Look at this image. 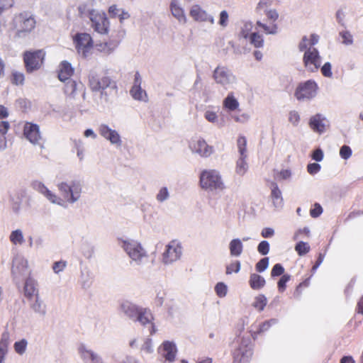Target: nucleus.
<instances>
[{"mask_svg":"<svg viewBox=\"0 0 363 363\" xmlns=\"http://www.w3.org/2000/svg\"><path fill=\"white\" fill-rule=\"evenodd\" d=\"M229 21V15L227 11L223 10L219 14L218 24L223 27H227Z\"/></svg>","mask_w":363,"mask_h":363,"instance_id":"46","label":"nucleus"},{"mask_svg":"<svg viewBox=\"0 0 363 363\" xmlns=\"http://www.w3.org/2000/svg\"><path fill=\"white\" fill-rule=\"evenodd\" d=\"M271 320H266L258 325L257 330L253 333V338H257V335H262L269 331L271 328Z\"/></svg>","mask_w":363,"mask_h":363,"instance_id":"37","label":"nucleus"},{"mask_svg":"<svg viewBox=\"0 0 363 363\" xmlns=\"http://www.w3.org/2000/svg\"><path fill=\"white\" fill-rule=\"evenodd\" d=\"M44 54L41 50L33 52H26L24 54V62L28 72L38 69L43 60Z\"/></svg>","mask_w":363,"mask_h":363,"instance_id":"13","label":"nucleus"},{"mask_svg":"<svg viewBox=\"0 0 363 363\" xmlns=\"http://www.w3.org/2000/svg\"><path fill=\"white\" fill-rule=\"evenodd\" d=\"M79 353L84 363H104L99 354L84 346L80 347Z\"/></svg>","mask_w":363,"mask_h":363,"instance_id":"19","label":"nucleus"},{"mask_svg":"<svg viewBox=\"0 0 363 363\" xmlns=\"http://www.w3.org/2000/svg\"><path fill=\"white\" fill-rule=\"evenodd\" d=\"M331 69V64L330 62H325L320 69L322 74L325 77H332L333 72Z\"/></svg>","mask_w":363,"mask_h":363,"instance_id":"54","label":"nucleus"},{"mask_svg":"<svg viewBox=\"0 0 363 363\" xmlns=\"http://www.w3.org/2000/svg\"><path fill=\"white\" fill-rule=\"evenodd\" d=\"M34 189L37 190L38 192H40L41 194L44 195L45 191L48 189L44 184L36 182L33 184Z\"/></svg>","mask_w":363,"mask_h":363,"instance_id":"64","label":"nucleus"},{"mask_svg":"<svg viewBox=\"0 0 363 363\" xmlns=\"http://www.w3.org/2000/svg\"><path fill=\"white\" fill-rule=\"evenodd\" d=\"M289 121L293 125H296L300 121V116L297 111H293L289 113Z\"/></svg>","mask_w":363,"mask_h":363,"instance_id":"59","label":"nucleus"},{"mask_svg":"<svg viewBox=\"0 0 363 363\" xmlns=\"http://www.w3.org/2000/svg\"><path fill=\"white\" fill-rule=\"evenodd\" d=\"M90 19L95 31L101 34L108 33L109 21L104 13H91Z\"/></svg>","mask_w":363,"mask_h":363,"instance_id":"17","label":"nucleus"},{"mask_svg":"<svg viewBox=\"0 0 363 363\" xmlns=\"http://www.w3.org/2000/svg\"><path fill=\"white\" fill-rule=\"evenodd\" d=\"M172 15L182 24L186 23V17L178 0H172L169 4Z\"/></svg>","mask_w":363,"mask_h":363,"instance_id":"22","label":"nucleus"},{"mask_svg":"<svg viewBox=\"0 0 363 363\" xmlns=\"http://www.w3.org/2000/svg\"><path fill=\"white\" fill-rule=\"evenodd\" d=\"M48 201H50L52 203L57 204L59 206H62L64 201V199H61L58 196H57L55 193L52 192L49 189L45 191L43 195Z\"/></svg>","mask_w":363,"mask_h":363,"instance_id":"39","label":"nucleus"},{"mask_svg":"<svg viewBox=\"0 0 363 363\" xmlns=\"http://www.w3.org/2000/svg\"><path fill=\"white\" fill-rule=\"evenodd\" d=\"M325 118L318 113L311 117L309 126L314 132L323 133L325 131Z\"/></svg>","mask_w":363,"mask_h":363,"instance_id":"21","label":"nucleus"},{"mask_svg":"<svg viewBox=\"0 0 363 363\" xmlns=\"http://www.w3.org/2000/svg\"><path fill=\"white\" fill-rule=\"evenodd\" d=\"M24 295L30 301L33 298L39 296V289L38 288V282L34 279L28 277L26 279L24 284Z\"/></svg>","mask_w":363,"mask_h":363,"instance_id":"20","label":"nucleus"},{"mask_svg":"<svg viewBox=\"0 0 363 363\" xmlns=\"http://www.w3.org/2000/svg\"><path fill=\"white\" fill-rule=\"evenodd\" d=\"M24 135L31 143L38 145L40 147H43V139L39 127L37 125L30 123H26L24 126Z\"/></svg>","mask_w":363,"mask_h":363,"instance_id":"18","label":"nucleus"},{"mask_svg":"<svg viewBox=\"0 0 363 363\" xmlns=\"http://www.w3.org/2000/svg\"><path fill=\"white\" fill-rule=\"evenodd\" d=\"M30 308L40 317L45 316L47 313V306L40 296L34 298L33 301H30Z\"/></svg>","mask_w":363,"mask_h":363,"instance_id":"24","label":"nucleus"},{"mask_svg":"<svg viewBox=\"0 0 363 363\" xmlns=\"http://www.w3.org/2000/svg\"><path fill=\"white\" fill-rule=\"evenodd\" d=\"M249 282L253 289H258L264 285L265 280L259 274H252Z\"/></svg>","mask_w":363,"mask_h":363,"instance_id":"31","label":"nucleus"},{"mask_svg":"<svg viewBox=\"0 0 363 363\" xmlns=\"http://www.w3.org/2000/svg\"><path fill=\"white\" fill-rule=\"evenodd\" d=\"M182 254V248L177 241H172L165 247L162 254V262L164 264H171L179 259Z\"/></svg>","mask_w":363,"mask_h":363,"instance_id":"9","label":"nucleus"},{"mask_svg":"<svg viewBox=\"0 0 363 363\" xmlns=\"http://www.w3.org/2000/svg\"><path fill=\"white\" fill-rule=\"evenodd\" d=\"M308 38L303 36L301 41L298 44V49L300 51H306L309 47Z\"/></svg>","mask_w":363,"mask_h":363,"instance_id":"62","label":"nucleus"},{"mask_svg":"<svg viewBox=\"0 0 363 363\" xmlns=\"http://www.w3.org/2000/svg\"><path fill=\"white\" fill-rule=\"evenodd\" d=\"M57 187L64 200L68 203L73 204L78 201L81 197L83 184L79 179H73L69 183L65 182H59Z\"/></svg>","mask_w":363,"mask_h":363,"instance_id":"4","label":"nucleus"},{"mask_svg":"<svg viewBox=\"0 0 363 363\" xmlns=\"http://www.w3.org/2000/svg\"><path fill=\"white\" fill-rule=\"evenodd\" d=\"M320 169V165L318 163H311L307 166V171L310 174H315Z\"/></svg>","mask_w":363,"mask_h":363,"instance_id":"60","label":"nucleus"},{"mask_svg":"<svg viewBox=\"0 0 363 363\" xmlns=\"http://www.w3.org/2000/svg\"><path fill=\"white\" fill-rule=\"evenodd\" d=\"M270 6L271 0H261L257 6L259 11H263L269 19L272 18V10L269 8Z\"/></svg>","mask_w":363,"mask_h":363,"instance_id":"35","label":"nucleus"},{"mask_svg":"<svg viewBox=\"0 0 363 363\" xmlns=\"http://www.w3.org/2000/svg\"><path fill=\"white\" fill-rule=\"evenodd\" d=\"M9 240L13 245H22L25 241L22 230L20 229L13 230L9 235Z\"/></svg>","mask_w":363,"mask_h":363,"instance_id":"32","label":"nucleus"},{"mask_svg":"<svg viewBox=\"0 0 363 363\" xmlns=\"http://www.w3.org/2000/svg\"><path fill=\"white\" fill-rule=\"evenodd\" d=\"M28 344V340L23 338L13 344V349L18 354L23 355L27 350Z\"/></svg>","mask_w":363,"mask_h":363,"instance_id":"36","label":"nucleus"},{"mask_svg":"<svg viewBox=\"0 0 363 363\" xmlns=\"http://www.w3.org/2000/svg\"><path fill=\"white\" fill-rule=\"evenodd\" d=\"M223 106L228 111H233L238 108L239 103L235 98L233 93H230L223 101Z\"/></svg>","mask_w":363,"mask_h":363,"instance_id":"29","label":"nucleus"},{"mask_svg":"<svg viewBox=\"0 0 363 363\" xmlns=\"http://www.w3.org/2000/svg\"><path fill=\"white\" fill-rule=\"evenodd\" d=\"M317 90L316 82L313 80H308L298 84L294 94L298 100L311 99L316 95Z\"/></svg>","mask_w":363,"mask_h":363,"instance_id":"10","label":"nucleus"},{"mask_svg":"<svg viewBox=\"0 0 363 363\" xmlns=\"http://www.w3.org/2000/svg\"><path fill=\"white\" fill-rule=\"evenodd\" d=\"M247 157H240L236 163V173L240 176L244 175L248 169V164L246 162Z\"/></svg>","mask_w":363,"mask_h":363,"instance_id":"34","label":"nucleus"},{"mask_svg":"<svg viewBox=\"0 0 363 363\" xmlns=\"http://www.w3.org/2000/svg\"><path fill=\"white\" fill-rule=\"evenodd\" d=\"M76 48L79 54L86 57L93 47V40L88 33H78L74 38Z\"/></svg>","mask_w":363,"mask_h":363,"instance_id":"12","label":"nucleus"},{"mask_svg":"<svg viewBox=\"0 0 363 363\" xmlns=\"http://www.w3.org/2000/svg\"><path fill=\"white\" fill-rule=\"evenodd\" d=\"M322 212L323 208L321 206L319 203H315L310 211V215L312 218H317L322 213Z\"/></svg>","mask_w":363,"mask_h":363,"instance_id":"56","label":"nucleus"},{"mask_svg":"<svg viewBox=\"0 0 363 363\" xmlns=\"http://www.w3.org/2000/svg\"><path fill=\"white\" fill-rule=\"evenodd\" d=\"M213 77L217 84L225 89L233 88L237 83L236 77L230 69L224 66H218L213 72Z\"/></svg>","mask_w":363,"mask_h":363,"instance_id":"6","label":"nucleus"},{"mask_svg":"<svg viewBox=\"0 0 363 363\" xmlns=\"http://www.w3.org/2000/svg\"><path fill=\"white\" fill-rule=\"evenodd\" d=\"M64 91L66 99L70 103L77 102L82 97L85 99V91L82 84H77L75 81L68 80L65 85Z\"/></svg>","mask_w":363,"mask_h":363,"instance_id":"8","label":"nucleus"},{"mask_svg":"<svg viewBox=\"0 0 363 363\" xmlns=\"http://www.w3.org/2000/svg\"><path fill=\"white\" fill-rule=\"evenodd\" d=\"M10 342V334L8 330H5L0 339V349L8 352Z\"/></svg>","mask_w":363,"mask_h":363,"instance_id":"41","label":"nucleus"},{"mask_svg":"<svg viewBox=\"0 0 363 363\" xmlns=\"http://www.w3.org/2000/svg\"><path fill=\"white\" fill-rule=\"evenodd\" d=\"M74 69L71 64L67 61H63L59 66L58 78L61 82H67L71 80L69 77L72 75Z\"/></svg>","mask_w":363,"mask_h":363,"instance_id":"25","label":"nucleus"},{"mask_svg":"<svg viewBox=\"0 0 363 363\" xmlns=\"http://www.w3.org/2000/svg\"><path fill=\"white\" fill-rule=\"evenodd\" d=\"M169 197V191L167 187H162L160 189L157 195V200L160 202H163L168 199Z\"/></svg>","mask_w":363,"mask_h":363,"instance_id":"50","label":"nucleus"},{"mask_svg":"<svg viewBox=\"0 0 363 363\" xmlns=\"http://www.w3.org/2000/svg\"><path fill=\"white\" fill-rule=\"evenodd\" d=\"M130 93L132 96L136 99L140 101H145L147 98L146 92L141 89V86L139 84L133 85L130 90Z\"/></svg>","mask_w":363,"mask_h":363,"instance_id":"33","label":"nucleus"},{"mask_svg":"<svg viewBox=\"0 0 363 363\" xmlns=\"http://www.w3.org/2000/svg\"><path fill=\"white\" fill-rule=\"evenodd\" d=\"M230 255L233 256L238 257L241 255L242 251V244L240 239H233L229 244Z\"/></svg>","mask_w":363,"mask_h":363,"instance_id":"30","label":"nucleus"},{"mask_svg":"<svg viewBox=\"0 0 363 363\" xmlns=\"http://www.w3.org/2000/svg\"><path fill=\"white\" fill-rule=\"evenodd\" d=\"M200 185L203 189L214 193L225 189L221 175L216 169L202 171L200 175Z\"/></svg>","mask_w":363,"mask_h":363,"instance_id":"3","label":"nucleus"},{"mask_svg":"<svg viewBox=\"0 0 363 363\" xmlns=\"http://www.w3.org/2000/svg\"><path fill=\"white\" fill-rule=\"evenodd\" d=\"M140 309V308L129 301H124L120 306V311L132 320H135V318Z\"/></svg>","mask_w":363,"mask_h":363,"instance_id":"23","label":"nucleus"},{"mask_svg":"<svg viewBox=\"0 0 363 363\" xmlns=\"http://www.w3.org/2000/svg\"><path fill=\"white\" fill-rule=\"evenodd\" d=\"M247 140L244 136H239L237 140V147L238 150V152L240 154V157H247Z\"/></svg>","mask_w":363,"mask_h":363,"instance_id":"38","label":"nucleus"},{"mask_svg":"<svg viewBox=\"0 0 363 363\" xmlns=\"http://www.w3.org/2000/svg\"><path fill=\"white\" fill-rule=\"evenodd\" d=\"M252 28V24L251 22H246L243 27L242 28V30L240 32V35L244 38H247L249 36L250 37V31Z\"/></svg>","mask_w":363,"mask_h":363,"instance_id":"52","label":"nucleus"},{"mask_svg":"<svg viewBox=\"0 0 363 363\" xmlns=\"http://www.w3.org/2000/svg\"><path fill=\"white\" fill-rule=\"evenodd\" d=\"M253 354V345L250 339H242L233 352V363H249Z\"/></svg>","mask_w":363,"mask_h":363,"instance_id":"7","label":"nucleus"},{"mask_svg":"<svg viewBox=\"0 0 363 363\" xmlns=\"http://www.w3.org/2000/svg\"><path fill=\"white\" fill-rule=\"evenodd\" d=\"M189 16L195 21L199 23L208 22L211 24H214L215 23L213 16L198 4H194L191 7Z\"/></svg>","mask_w":363,"mask_h":363,"instance_id":"14","label":"nucleus"},{"mask_svg":"<svg viewBox=\"0 0 363 363\" xmlns=\"http://www.w3.org/2000/svg\"><path fill=\"white\" fill-rule=\"evenodd\" d=\"M257 250L262 255H266L269 251V242L265 240L262 241L257 247Z\"/></svg>","mask_w":363,"mask_h":363,"instance_id":"55","label":"nucleus"},{"mask_svg":"<svg viewBox=\"0 0 363 363\" xmlns=\"http://www.w3.org/2000/svg\"><path fill=\"white\" fill-rule=\"evenodd\" d=\"M194 150L196 152L199 154L201 157H208L213 152V147L208 145L203 139H199L194 145Z\"/></svg>","mask_w":363,"mask_h":363,"instance_id":"26","label":"nucleus"},{"mask_svg":"<svg viewBox=\"0 0 363 363\" xmlns=\"http://www.w3.org/2000/svg\"><path fill=\"white\" fill-rule=\"evenodd\" d=\"M14 4V0H0V15L6 10L11 8Z\"/></svg>","mask_w":363,"mask_h":363,"instance_id":"53","label":"nucleus"},{"mask_svg":"<svg viewBox=\"0 0 363 363\" xmlns=\"http://www.w3.org/2000/svg\"><path fill=\"white\" fill-rule=\"evenodd\" d=\"M204 117L210 123H216L218 122V116L213 111H206Z\"/></svg>","mask_w":363,"mask_h":363,"instance_id":"57","label":"nucleus"},{"mask_svg":"<svg viewBox=\"0 0 363 363\" xmlns=\"http://www.w3.org/2000/svg\"><path fill=\"white\" fill-rule=\"evenodd\" d=\"M303 62L308 70L316 72L321 62L318 50L315 48H308L303 54Z\"/></svg>","mask_w":363,"mask_h":363,"instance_id":"11","label":"nucleus"},{"mask_svg":"<svg viewBox=\"0 0 363 363\" xmlns=\"http://www.w3.org/2000/svg\"><path fill=\"white\" fill-rule=\"evenodd\" d=\"M311 250L308 243L300 241L296 243L295 246V250L299 256H303L306 255Z\"/></svg>","mask_w":363,"mask_h":363,"instance_id":"40","label":"nucleus"},{"mask_svg":"<svg viewBox=\"0 0 363 363\" xmlns=\"http://www.w3.org/2000/svg\"><path fill=\"white\" fill-rule=\"evenodd\" d=\"M12 26L16 30V35L23 38L35 28V20L30 12L24 11L14 16Z\"/></svg>","mask_w":363,"mask_h":363,"instance_id":"5","label":"nucleus"},{"mask_svg":"<svg viewBox=\"0 0 363 363\" xmlns=\"http://www.w3.org/2000/svg\"><path fill=\"white\" fill-rule=\"evenodd\" d=\"M24 76L22 73L14 72L13 74V82L16 85L23 84Z\"/></svg>","mask_w":363,"mask_h":363,"instance_id":"61","label":"nucleus"},{"mask_svg":"<svg viewBox=\"0 0 363 363\" xmlns=\"http://www.w3.org/2000/svg\"><path fill=\"white\" fill-rule=\"evenodd\" d=\"M121 247L136 265L143 267L147 264L148 255L139 242L134 240H123Z\"/></svg>","mask_w":363,"mask_h":363,"instance_id":"2","label":"nucleus"},{"mask_svg":"<svg viewBox=\"0 0 363 363\" xmlns=\"http://www.w3.org/2000/svg\"><path fill=\"white\" fill-rule=\"evenodd\" d=\"M12 274L15 279L30 274L28 260L21 256H16L13 260Z\"/></svg>","mask_w":363,"mask_h":363,"instance_id":"16","label":"nucleus"},{"mask_svg":"<svg viewBox=\"0 0 363 363\" xmlns=\"http://www.w3.org/2000/svg\"><path fill=\"white\" fill-rule=\"evenodd\" d=\"M291 279V276L288 274H283L277 282V289L279 292L282 293L286 290V283Z\"/></svg>","mask_w":363,"mask_h":363,"instance_id":"42","label":"nucleus"},{"mask_svg":"<svg viewBox=\"0 0 363 363\" xmlns=\"http://www.w3.org/2000/svg\"><path fill=\"white\" fill-rule=\"evenodd\" d=\"M308 38L303 36L301 41L298 44V49L300 51H306L309 47Z\"/></svg>","mask_w":363,"mask_h":363,"instance_id":"63","label":"nucleus"},{"mask_svg":"<svg viewBox=\"0 0 363 363\" xmlns=\"http://www.w3.org/2000/svg\"><path fill=\"white\" fill-rule=\"evenodd\" d=\"M215 291L220 298L225 297L227 294V286L223 282H218L215 286Z\"/></svg>","mask_w":363,"mask_h":363,"instance_id":"43","label":"nucleus"},{"mask_svg":"<svg viewBox=\"0 0 363 363\" xmlns=\"http://www.w3.org/2000/svg\"><path fill=\"white\" fill-rule=\"evenodd\" d=\"M140 350L146 354H152L154 351L152 340L150 338L145 339L140 347Z\"/></svg>","mask_w":363,"mask_h":363,"instance_id":"45","label":"nucleus"},{"mask_svg":"<svg viewBox=\"0 0 363 363\" xmlns=\"http://www.w3.org/2000/svg\"><path fill=\"white\" fill-rule=\"evenodd\" d=\"M99 132L100 135L108 140L111 145L116 147H121L122 145V140L118 133L113 129H111L106 124H101L99 127Z\"/></svg>","mask_w":363,"mask_h":363,"instance_id":"15","label":"nucleus"},{"mask_svg":"<svg viewBox=\"0 0 363 363\" xmlns=\"http://www.w3.org/2000/svg\"><path fill=\"white\" fill-rule=\"evenodd\" d=\"M240 269V262L239 261H236L235 263L231 264L226 269V274H230L233 272L238 273Z\"/></svg>","mask_w":363,"mask_h":363,"instance_id":"58","label":"nucleus"},{"mask_svg":"<svg viewBox=\"0 0 363 363\" xmlns=\"http://www.w3.org/2000/svg\"><path fill=\"white\" fill-rule=\"evenodd\" d=\"M67 267V262L60 260L57 262H55L52 264V270L55 274H59L61 272H63L65 267Z\"/></svg>","mask_w":363,"mask_h":363,"instance_id":"48","label":"nucleus"},{"mask_svg":"<svg viewBox=\"0 0 363 363\" xmlns=\"http://www.w3.org/2000/svg\"><path fill=\"white\" fill-rule=\"evenodd\" d=\"M89 87L94 92H99L100 103H107L117 92L115 81L108 77H99L96 75L89 76Z\"/></svg>","mask_w":363,"mask_h":363,"instance_id":"1","label":"nucleus"},{"mask_svg":"<svg viewBox=\"0 0 363 363\" xmlns=\"http://www.w3.org/2000/svg\"><path fill=\"white\" fill-rule=\"evenodd\" d=\"M162 350L164 351L162 355L165 359L169 362H173L177 352L176 345L173 342L166 341L162 344Z\"/></svg>","mask_w":363,"mask_h":363,"instance_id":"28","label":"nucleus"},{"mask_svg":"<svg viewBox=\"0 0 363 363\" xmlns=\"http://www.w3.org/2000/svg\"><path fill=\"white\" fill-rule=\"evenodd\" d=\"M135 321H138L141 325H146L147 323L152 324V330L150 332L151 334L155 332L154 326L152 323V320L153 319L152 315L150 311L146 308H141L139 310L136 317L135 318Z\"/></svg>","mask_w":363,"mask_h":363,"instance_id":"27","label":"nucleus"},{"mask_svg":"<svg viewBox=\"0 0 363 363\" xmlns=\"http://www.w3.org/2000/svg\"><path fill=\"white\" fill-rule=\"evenodd\" d=\"M250 43L255 45V47L259 48L262 45L263 39L261 35L257 33H250Z\"/></svg>","mask_w":363,"mask_h":363,"instance_id":"47","label":"nucleus"},{"mask_svg":"<svg viewBox=\"0 0 363 363\" xmlns=\"http://www.w3.org/2000/svg\"><path fill=\"white\" fill-rule=\"evenodd\" d=\"M267 304V298L263 295L258 296L255 302L253 303V306L255 308H257L259 311H262L264 309V306Z\"/></svg>","mask_w":363,"mask_h":363,"instance_id":"44","label":"nucleus"},{"mask_svg":"<svg viewBox=\"0 0 363 363\" xmlns=\"http://www.w3.org/2000/svg\"><path fill=\"white\" fill-rule=\"evenodd\" d=\"M352 150L348 145H343L340 150V155L344 160L349 159L352 155Z\"/></svg>","mask_w":363,"mask_h":363,"instance_id":"51","label":"nucleus"},{"mask_svg":"<svg viewBox=\"0 0 363 363\" xmlns=\"http://www.w3.org/2000/svg\"><path fill=\"white\" fill-rule=\"evenodd\" d=\"M269 257H264L261 259L257 264H256V270L258 272H264L269 266Z\"/></svg>","mask_w":363,"mask_h":363,"instance_id":"49","label":"nucleus"}]
</instances>
